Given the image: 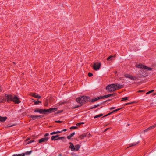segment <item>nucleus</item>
I'll list each match as a JSON object with an SVG mask.
<instances>
[{"mask_svg": "<svg viewBox=\"0 0 156 156\" xmlns=\"http://www.w3.org/2000/svg\"><path fill=\"white\" fill-rule=\"evenodd\" d=\"M124 76L125 77L128 78L132 80H138V78L136 76H133L132 75L129 74H125Z\"/></svg>", "mask_w": 156, "mask_h": 156, "instance_id": "nucleus-3", "label": "nucleus"}, {"mask_svg": "<svg viewBox=\"0 0 156 156\" xmlns=\"http://www.w3.org/2000/svg\"><path fill=\"white\" fill-rule=\"evenodd\" d=\"M90 98L86 96H83L77 98L76 99V101L78 103L80 104L81 105L87 102L90 99Z\"/></svg>", "mask_w": 156, "mask_h": 156, "instance_id": "nucleus-2", "label": "nucleus"}, {"mask_svg": "<svg viewBox=\"0 0 156 156\" xmlns=\"http://www.w3.org/2000/svg\"><path fill=\"white\" fill-rule=\"evenodd\" d=\"M115 107H112L110 108V109L112 110L115 109Z\"/></svg>", "mask_w": 156, "mask_h": 156, "instance_id": "nucleus-48", "label": "nucleus"}, {"mask_svg": "<svg viewBox=\"0 0 156 156\" xmlns=\"http://www.w3.org/2000/svg\"><path fill=\"white\" fill-rule=\"evenodd\" d=\"M2 90V87L1 86H0V92Z\"/></svg>", "mask_w": 156, "mask_h": 156, "instance_id": "nucleus-49", "label": "nucleus"}, {"mask_svg": "<svg viewBox=\"0 0 156 156\" xmlns=\"http://www.w3.org/2000/svg\"><path fill=\"white\" fill-rule=\"evenodd\" d=\"M109 128H106V129H105V130L104 131H107V130L108 129H109Z\"/></svg>", "mask_w": 156, "mask_h": 156, "instance_id": "nucleus-50", "label": "nucleus"}, {"mask_svg": "<svg viewBox=\"0 0 156 156\" xmlns=\"http://www.w3.org/2000/svg\"><path fill=\"white\" fill-rule=\"evenodd\" d=\"M67 130L66 129H63V130H62V131H61V132H62L63 131V132H65Z\"/></svg>", "mask_w": 156, "mask_h": 156, "instance_id": "nucleus-46", "label": "nucleus"}, {"mask_svg": "<svg viewBox=\"0 0 156 156\" xmlns=\"http://www.w3.org/2000/svg\"><path fill=\"white\" fill-rule=\"evenodd\" d=\"M55 122L58 123H61L62 122V121H60V120H58V121H55Z\"/></svg>", "mask_w": 156, "mask_h": 156, "instance_id": "nucleus-40", "label": "nucleus"}, {"mask_svg": "<svg viewBox=\"0 0 156 156\" xmlns=\"http://www.w3.org/2000/svg\"><path fill=\"white\" fill-rule=\"evenodd\" d=\"M122 108H118L117 109H115V110H114L112 112H112V113H113V112H117V111L120 110V109H122Z\"/></svg>", "mask_w": 156, "mask_h": 156, "instance_id": "nucleus-30", "label": "nucleus"}, {"mask_svg": "<svg viewBox=\"0 0 156 156\" xmlns=\"http://www.w3.org/2000/svg\"><path fill=\"white\" fill-rule=\"evenodd\" d=\"M43 116L41 115H31L30 116V117L32 118V120H34L37 119L38 118H40L42 117Z\"/></svg>", "mask_w": 156, "mask_h": 156, "instance_id": "nucleus-9", "label": "nucleus"}, {"mask_svg": "<svg viewBox=\"0 0 156 156\" xmlns=\"http://www.w3.org/2000/svg\"><path fill=\"white\" fill-rule=\"evenodd\" d=\"M71 136H70V135H69V136H67V138L68 139H70L71 138Z\"/></svg>", "mask_w": 156, "mask_h": 156, "instance_id": "nucleus-42", "label": "nucleus"}, {"mask_svg": "<svg viewBox=\"0 0 156 156\" xmlns=\"http://www.w3.org/2000/svg\"><path fill=\"white\" fill-rule=\"evenodd\" d=\"M5 101L8 103L12 101L15 104H19L21 102L19 98L15 95L5 94L2 96V99L0 100V102H2Z\"/></svg>", "mask_w": 156, "mask_h": 156, "instance_id": "nucleus-1", "label": "nucleus"}, {"mask_svg": "<svg viewBox=\"0 0 156 156\" xmlns=\"http://www.w3.org/2000/svg\"><path fill=\"white\" fill-rule=\"evenodd\" d=\"M140 143L139 141H138L137 142H134L132 143H131L130 144V146L128 147H130L135 146L137 144Z\"/></svg>", "mask_w": 156, "mask_h": 156, "instance_id": "nucleus-20", "label": "nucleus"}, {"mask_svg": "<svg viewBox=\"0 0 156 156\" xmlns=\"http://www.w3.org/2000/svg\"><path fill=\"white\" fill-rule=\"evenodd\" d=\"M12 156H25V154H23V153L21 154H14Z\"/></svg>", "mask_w": 156, "mask_h": 156, "instance_id": "nucleus-27", "label": "nucleus"}, {"mask_svg": "<svg viewBox=\"0 0 156 156\" xmlns=\"http://www.w3.org/2000/svg\"><path fill=\"white\" fill-rule=\"evenodd\" d=\"M49 139V138L48 137H44L42 138L39 140V143H41L42 142H45L47 141L48 139Z\"/></svg>", "mask_w": 156, "mask_h": 156, "instance_id": "nucleus-8", "label": "nucleus"}, {"mask_svg": "<svg viewBox=\"0 0 156 156\" xmlns=\"http://www.w3.org/2000/svg\"><path fill=\"white\" fill-rule=\"evenodd\" d=\"M154 90H151V91H149L147 92L146 93V94H148L152 92L153 91H154Z\"/></svg>", "mask_w": 156, "mask_h": 156, "instance_id": "nucleus-34", "label": "nucleus"}, {"mask_svg": "<svg viewBox=\"0 0 156 156\" xmlns=\"http://www.w3.org/2000/svg\"><path fill=\"white\" fill-rule=\"evenodd\" d=\"M32 151H27L25 153H23V154H25V155H30L31 154Z\"/></svg>", "mask_w": 156, "mask_h": 156, "instance_id": "nucleus-23", "label": "nucleus"}, {"mask_svg": "<svg viewBox=\"0 0 156 156\" xmlns=\"http://www.w3.org/2000/svg\"><path fill=\"white\" fill-rule=\"evenodd\" d=\"M59 135H57L55 136H52L51 138V140H57V138L58 136H59Z\"/></svg>", "mask_w": 156, "mask_h": 156, "instance_id": "nucleus-14", "label": "nucleus"}, {"mask_svg": "<svg viewBox=\"0 0 156 156\" xmlns=\"http://www.w3.org/2000/svg\"><path fill=\"white\" fill-rule=\"evenodd\" d=\"M128 99V97H124L123 98H122V101H124L127 100Z\"/></svg>", "mask_w": 156, "mask_h": 156, "instance_id": "nucleus-29", "label": "nucleus"}, {"mask_svg": "<svg viewBox=\"0 0 156 156\" xmlns=\"http://www.w3.org/2000/svg\"><path fill=\"white\" fill-rule=\"evenodd\" d=\"M59 156H61V154H60V155H59Z\"/></svg>", "mask_w": 156, "mask_h": 156, "instance_id": "nucleus-54", "label": "nucleus"}, {"mask_svg": "<svg viewBox=\"0 0 156 156\" xmlns=\"http://www.w3.org/2000/svg\"><path fill=\"white\" fill-rule=\"evenodd\" d=\"M75 134V132H73L72 133H71L70 135V136L72 137Z\"/></svg>", "mask_w": 156, "mask_h": 156, "instance_id": "nucleus-37", "label": "nucleus"}, {"mask_svg": "<svg viewBox=\"0 0 156 156\" xmlns=\"http://www.w3.org/2000/svg\"><path fill=\"white\" fill-rule=\"evenodd\" d=\"M77 127L76 126H72L70 127V129H75L77 128Z\"/></svg>", "mask_w": 156, "mask_h": 156, "instance_id": "nucleus-31", "label": "nucleus"}, {"mask_svg": "<svg viewBox=\"0 0 156 156\" xmlns=\"http://www.w3.org/2000/svg\"><path fill=\"white\" fill-rule=\"evenodd\" d=\"M145 67V69H147L148 70L151 71L152 69L150 67H148L146 66Z\"/></svg>", "mask_w": 156, "mask_h": 156, "instance_id": "nucleus-28", "label": "nucleus"}, {"mask_svg": "<svg viewBox=\"0 0 156 156\" xmlns=\"http://www.w3.org/2000/svg\"><path fill=\"white\" fill-rule=\"evenodd\" d=\"M62 133V132H61V131H56V132H51L50 133V135H53L55 134H58V133Z\"/></svg>", "mask_w": 156, "mask_h": 156, "instance_id": "nucleus-22", "label": "nucleus"}, {"mask_svg": "<svg viewBox=\"0 0 156 156\" xmlns=\"http://www.w3.org/2000/svg\"><path fill=\"white\" fill-rule=\"evenodd\" d=\"M112 112H110V113H108V114H107L106 115H105V116H104V117H106V116H108V115H111V114H112Z\"/></svg>", "mask_w": 156, "mask_h": 156, "instance_id": "nucleus-39", "label": "nucleus"}, {"mask_svg": "<svg viewBox=\"0 0 156 156\" xmlns=\"http://www.w3.org/2000/svg\"><path fill=\"white\" fill-rule=\"evenodd\" d=\"M69 144H70V146H69V148H70L71 150L72 151H74V146L73 144L71 142H69Z\"/></svg>", "mask_w": 156, "mask_h": 156, "instance_id": "nucleus-12", "label": "nucleus"}, {"mask_svg": "<svg viewBox=\"0 0 156 156\" xmlns=\"http://www.w3.org/2000/svg\"><path fill=\"white\" fill-rule=\"evenodd\" d=\"M145 66H144L142 64H139L136 67L139 68L144 69H145Z\"/></svg>", "mask_w": 156, "mask_h": 156, "instance_id": "nucleus-17", "label": "nucleus"}, {"mask_svg": "<svg viewBox=\"0 0 156 156\" xmlns=\"http://www.w3.org/2000/svg\"><path fill=\"white\" fill-rule=\"evenodd\" d=\"M34 112H39L40 114H43V109H35L34 110Z\"/></svg>", "mask_w": 156, "mask_h": 156, "instance_id": "nucleus-15", "label": "nucleus"}, {"mask_svg": "<svg viewBox=\"0 0 156 156\" xmlns=\"http://www.w3.org/2000/svg\"><path fill=\"white\" fill-rule=\"evenodd\" d=\"M64 136L59 137L57 138V140L62 139H64Z\"/></svg>", "mask_w": 156, "mask_h": 156, "instance_id": "nucleus-36", "label": "nucleus"}, {"mask_svg": "<svg viewBox=\"0 0 156 156\" xmlns=\"http://www.w3.org/2000/svg\"><path fill=\"white\" fill-rule=\"evenodd\" d=\"M84 124V123H83V122H80V123H77L76 124V126H80V125H81V124Z\"/></svg>", "mask_w": 156, "mask_h": 156, "instance_id": "nucleus-33", "label": "nucleus"}, {"mask_svg": "<svg viewBox=\"0 0 156 156\" xmlns=\"http://www.w3.org/2000/svg\"><path fill=\"white\" fill-rule=\"evenodd\" d=\"M103 115L102 114H100L98 115H96L95 116H94V118L96 119L97 118L100 117L101 116H102Z\"/></svg>", "mask_w": 156, "mask_h": 156, "instance_id": "nucleus-25", "label": "nucleus"}, {"mask_svg": "<svg viewBox=\"0 0 156 156\" xmlns=\"http://www.w3.org/2000/svg\"><path fill=\"white\" fill-rule=\"evenodd\" d=\"M128 126H129V124H128Z\"/></svg>", "mask_w": 156, "mask_h": 156, "instance_id": "nucleus-55", "label": "nucleus"}, {"mask_svg": "<svg viewBox=\"0 0 156 156\" xmlns=\"http://www.w3.org/2000/svg\"><path fill=\"white\" fill-rule=\"evenodd\" d=\"M150 130V129H148V128L147 129H146L145 130H144V132H147V131H148V130Z\"/></svg>", "mask_w": 156, "mask_h": 156, "instance_id": "nucleus-44", "label": "nucleus"}, {"mask_svg": "<svg viewBox=\"0 0 156 156\" xmlns=\"http://www.w3.org/2000/svg\"><path fill=\"white\" fill-rule=\"evenodd\" d=\"M156 127V123L154 125H153L152 126H150V127H148V129H152Z\"/></svg>", "mask_w": 156, "mask_h": 156, "instance_id": "nucleus-26", "label": "nucleus"}, {"mask_svg": "<svg viewBox=\"0 0 156 156\" xmlns=\"http://www.w3.org/2000/svg\"><path fill=\"white\" fill-rule=\"evenodd\" d=\"M113 94H108V95H105L103 96H100V97H101V98L104 99V98H108V97H110V96H113Z\"/></svg>", "mask_w": 156, "mask_h": 156, "instance_id": "nucleus-11", "label": "nucleus"}, {"mask_svg": "<svg viewBox=\"0 0 156 156\" xmlns=\"http://www.w3.org/2000/svg\"><path fill=\"white\" fill-rule=\"evenodd\" d=\"M114 91L123 87V86L120 84H113Z\"/></svg>", "mask_w": 156, "mask_h": 156, "instance_id": "nucleus-5", "label": "nucleus"}, {"mask_svg": "<svg viewBox=\"0 0 156 156\" xmlns=\"http://www.w3.org/2000/svg\"><path fill=\"white\" fill-rule=\"evenodd\" d=\"M80 106H79V105H77L76 106V107H75V108H78Z\"/></svg>", "mask_w": 156, "mask_h": 156, "instance_id": "nucleus-51", "label": "nucleus"}, {"mask_svg": "<svg viewBox=\"0 0 156 156\" xmlns=\"http://www.w3.org/2000/svg\"><path fill=\"white\" fill-rule=\"evenodd\" d=\"M99 106V104H97V105H94V107H92V108H91V109L94 108H95L98 107Z\"/></svg>", "mask_w": 156, "mask_h": 156, "instance_id": "nucleus-32", "label": "nucleus"}, {"mask_svg": "<svg viewBox=\"0 0 156 156\" xmlns=\"http://www.w3.org/2000/svg\"><path fill=\"white\" fill-rule=\"evenodd\" d=\"M49 134L48 133H46L44 135V136H49Z\"/></svg>", "mask_w": 156, "mask_h": 156, "instance_id": "nucleus-41", "label": "nucleus"}, {"mask_svg": "<svg viewBox=\"0 0 156 156\" xmlns=\"http://www.w3.org/2000/svg\"><path fill=\"white\" fill-rule=\"evenodd\" d=\"M112 84L108 85L106 87V89L108 91L112 92L114 91L113 87Z\"/></svg>", "mask_w": 156, "mask_h": 156, "instance_id": "nucleus-7", "label": "nucleus"}, {"mask_svg": "<svg viewBox=\"0 0 156 156\" xmlns=\"http://www.w3.org/2000/svg\"><path fill=\"white\" fill-rule=\"evenodd\" d=\"M90 135V133H84V134H83L81 135L80 136V138L81 139H83V138H84V137H87V135Z\"/></svg>", "mask_w": 156, "mask_h": 156, "instance_id": "nucleus-10", "label": "nucleus"}, {"mask_svg": "<svg viewBox=\"0 0 156 156\" xmlns=\"http://www.w3.org/2000/svg\"><path fill=\"white\" fill-rule=\"evenodd\" d=\"M32 96L34 97L35 98H41V96L37 94H36V93H33L32 94Z\"/></svg>", "mask_w": 156, "mask_h": 156, "instance_id": "nucleus-19", "label": "nucleus"}, {"mask_svg": "<svg viewBox=\"0 0 156 156\" xmlns=\"http://www.w3.org/2000/svg\"><path fill=\"white\" fill-rule=\"evenodd\" d=\"M80 146L79 144L76 145L74 146V151H78L80 148Z\"/></svg>", "mask_w": 156, "mask_h": 156, "instance_id": "nucleus-16", "label": "nucleus"}, {"mask_svg": "<svg viewBox=\"0 0 156 156\" xmlns=\"http://www.w3.org/2000/svg\"><path fill=\"white\" fill-rule=\"evenodd\" d=\"M34 142V140H30L28 142V144H30L32 142Z\"/></svg>", "mask_w": 156, "mask_h": 156, "instance_id": "nucleus-38", "label": "nucleus"}, {"mask_svg": "<svg viewBox=\"0 0 156 156\" xmlns=\"http://www.w3.org/2000/svg\"><path fill=\"white\" fill-rule=\"evenodd\" d=\"M100 99H101V98L100 96H99L98 97L94 99H92L90 101V102L93 103V102H94L98 100H99Z\"/></svg>", "mask_w": 156, "mask_h": 156, "instance_id": "nucleus-18", "label": "nucleus"}, {"mask_svg": "<svg viewBox=\"0 0 156 156\" xmlns=\"http://www.w3.org/2000/svg\"><path fill=\"white\" fill-rule=\"evenodd\" d=\"M48 105V103H47V102H46L45 103V104H44V105L45 106H47Z\"/></svg>", "mask_w": 156, "mask_h": 156, "instance_id": "nucleus-45", "label": "nucleus"}, {"mask_svg": "<svg viewBox=\"0 0 156 156\" xmlns=\"http://www.w3.org/2000/svg\"><path fill=\"white\" fill-rule=\"evenodd\" d=\"M130 104V103H126V104H124V105H129Z\"/></svg>", "mask_w": 156, "mask_h": 156, "instance_id": "nucleus-47", "label": "nucleus"}, {"mask_svg": "<svg viewBox=\"0 0 156 156\" xmlns=\"http://www.w3.org/2000/svg\"><path fill=\"white\" fill-rule=\"evenodd\" d=\"M114 58V56H110L108 57L107 58V60L108 61H110L113 60V59Z\"/></svg>", "mask_w": 156, "mask_h": 156, "instance_id": "nucleus-21", "label": "nucleus"}, {"mask_svg": "<svg viewBox=\"0 0 156 156\" xmlns=\"http://www.w3.org/2000/svg\"><path fill=\"white\" fill-rule=\"evenodd\" d=\"M101 65V63H95L93 65V69L95 70H98L99 69Z\"/></svg>", "mask_w": 156, "mask_h": 156, "instance_id": "nucleus-6", "label": "nucleus"}, {"mask_svg": "<svg viewBox=\"0 0 156 156\" xmlns=\"http://www.w3.org/2000/svg\"><path fill=\"white\" fill-rule=\"evenodd\" d=\"M7 119V118L6 117H1L0 116V121L2 122H4Z\"/></svg>", "mask_w": 156, "mask_h": 156, "instance_id": "nucleus-13", "label": "nucleus"}, {"mask_svg": "<svg viewBox=\"0 0 156 156\" xmlns=\"http://www.w3.org/2000/svg\"><path fill=\"white\" fill-rule=\"evenodd\" d=\"M91 136V135L90 134V135H87V137H90Z\"/></svg>", "mask_w": 156, "mask_h": 156, "instance_id": "nucleus-52", "label": "nucleus"}, {"mask_svg": "<svg viewBox=\"0 0 156 156\" xmlns=\"http://www.w3.org/2000/svg\"><path fill=\"white\" fill-rule=\"evenodd\" d=\"M93 75V74L91 73H88V76L89 77H91Z\"/></svg>", "mask_w": 156, "mask_h": 156, "instance_id": "nucleus-35", "label": "nucleus"}, {"mask_svg": "<svg viewBox=\"0 0 156 156\" xmlns=\"http://www.w3.org/2000/svg\"><path fill=\"white\" fill-rule=\"evenodd\" d=\"M142 91H141V90H139V91L138 92H142Z\"/></svg>", "mask_w": 156, "mask_h": 156, "instance_id": "nucleus-53", "label": "nucleus"}, {"mask_svg": "<svg viewBox=\"0 0 156 156\" xmlns=\"http://www.w3.org/2000/svg\"><path fill=\"white\" fill-rule=\"evenodd\" d=\"M150 130V129H148V128L147 129H146L145 130H144V132H147V131H148V130Z\"/></svg>", "mask_w": 156, "mask_h": 156, "instance_id": "nucleus-43", "label": "nucleus"}, {"mask_svg": "<svg viewBox=\"0 0 156 156\" xmlns=\"http://www.w3.org/2000/svg\"><path fill=\"white\" fill-rule=\"evenodd\" d=\"M33 102H34L35 105H37L39 103H41V101H39L38 100L36 101L33 100Z\"/></svg>", "mask_w": 156, "mask_h": 156, "instance_id": "nucleus-24", "label": "nucleus"}, {"mask_svg": "<svg viewBox=\"0 0 156 156\" xmlns=\"http://www.w3.org/2000/svg\"><path fill=\"white\" fill-rule=\"evenodd\" d=\"M57 110L56 108H50L48 109H43V114H45L46 113H50L55 112Z\"/></svg>", "mask_w": 156, "mask_h": 156, "instance_id": "nucleus-4", "label": "nucleus"}]
</instances>
